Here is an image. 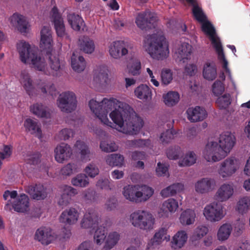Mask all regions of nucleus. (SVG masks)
Returning a JSON list of instances; mask_svg holds the SVG:
<instances>
[{"label": "nucleus", "instance_id": "f257e3e1", "mask_svg": "<svg viewBox=\"0 0 250 250\" xmlns=\"http://www.w3.org/2000/svg\"><path fill=\"white\" fill-rule=\"evenodd\" d=\"M92 112L104 124L129 135L137 134L143 126V120L137 115H131L132 109L116 99L104 98L101 102L94 99L89 102Z\"/></svg>", "mask_w": 250, "mask_h": 250}, {"label": "nucleus", "instance_id": "f03ea898", "mask_svg": "<svg viewBox=\"0 0 250 250\" xmlns=\"http://www.w3.org/2000/svg\"><path fill=\"white\" fill-rule=\"evenodd\" d=\"M17 50L21 61L24 63H29L32 68L43 72L46 75L56 77L61 75L63 63L57 57H49L51 69H48L47 63L40 55L38 47H31L28 43L21 42L17 44Z\"/></svg>", "mask_w": 250, "mask_h": 250}, {"label": "nucleus", "instance_id": "7ed1b4c3", "mask_svg": "<svg viewBox=\"0 0 250 250\" xmlns=\"http://www.w3.org/2000/svg\"><path fill=\"white\" fill-rule=\"evenodd\" d=\"M235 144V138L229 132L220 135L219 144L215 142L208 143L203 151L205 159L209 162H218L224 158Z\"/></svg>", "mask_w": 250, "mask_h": 250}, {"label": "nucleus", "instance_id": "20e7f679", "mask_svg": "<svg viewBox=\"0 0 250 250\" xmlns=\"http://www.w3.org/2000/svg\"><path fill=\"white\" fill-rule=\"evenodd\" d=\"M147 43V50L153 59L163 60L168 56V45L163 35L153 34L148 36Z\"/></svg>", "mask_w": 250, "mask_h": 250}, {"label": "nucleus", "instance_id": "39448f33", "mask_svg": "<svg viewBox=\"0 0 250 250\" xmlns=\"http://www.w3.org/2000/svg\"><path fill=\"white\" fill-rule=\"evenodd\" d=\"M130 221L134 227L146 231L153 229L155 223L152 214L143 210H138L132 213Z\"/></svg>", "mask_w": 250, "mask_h": 250}, {"label": "nucleus", "instance_id": "423d86ee", "mask_svg": "<svg viewBox=\"0 0 250 250\" xmlns=\"http://www.w3.org/2000/svg\"><path fill=\"white\" fill-rule=\"evenodd\" d=\"M57 104L61 111L71 113L77 107V101L75 93L71 91H65L60 94L57 100Z\"/></svg>", "mask_w": 250, "mask_h": 250}, {"label": "nucleus", "instance_id": "0eeeda50", "mask_svg": "<svg viewBox=\"0 0 250 250\" xmlns=\"http://www.w3.org/2000/svg\"><path fill=\"white\" fill-rule=\"evenodd\" d=\"M157 21L158 18L155 13L146 10L138 13L136 18L135 22L140 29L147 31L155 28Z\"/></svg>", "mask_w": 250, "mask_h": 250}, {"label": "nucleus", "instance_id": "6e6552de", "mask_svg": "<svg viewBox=\"0 0 250 250\" xmlns=\"http://www.w3.org/2000/svg\"><path fill=\"white\" fill-rule=\"evenodd\" d=\"M133 44L123 41L113 42L109 47L110 55L114 59H119L126 55L132 49Z\"/></svg>", "mask_w": 250, "mask_h": 250}, {"label": "nucleus", "instance_id": "1a4fd4ad", "mask_svg": "<svg viewBox=\"0 0 250 250\" xmlns=\"http://www.w3.org/2000/svg\"><path fill=\"white\" fill-rule=\"evenodd\" d=\"M203 214L206 218L211 222L219 221L224 216L222 206L215 203L207 205L204 209Z\"/></svg>", "mask_w": 250, "mask_h": 250}, {"label": "nucleus", "instance_id": "9d476101", "mask_svg": "<svg viewBox=\"0 0 250 250\" xmlns=\"http://www.w3.org/2000/svg\"><path fill=\"white\" fill-rule=\"evenodd\" d=\"M25 191L37 200H44L47 196V188L41 184H32L25 187Z\"/></svg>", "mask_w": 250, "mask_h": 250}, {"label": "nucleus", "instance_id": "9b49d317", "mask_svg": "<svg viewBox=\"0 0 250 250\" xmlns=\"http://www.w3.org/2000/svg\"><path fill=\"white\" fill-rule=\"evenodd\" d=\"M100 219L98 213L95 209H89L82 220L81 227L84 229H95L98 226Z\"/></svg>", "mask_w": 250, "mask_h": 250}, {"label": "nucleus", "instance_id": "f8f14e48", "mask_svg": "<svg viewBox=\"0 0 250 250\" xmlns=\"http://www.w3.org/2000/svg\"><path fill=\"white\" fill-rule=\"evenodd\" d=\"M201 28L202 31L208 36L214 48L222 44L219 38L216 35L215 29L210 22L208 20L203 22Z\"/></svg>", "mask_w": 250, "mask_h": 250}, {"label": "nucleus", "instance_id": "ddd939ff", "mask_svg": "<svg viewBox=\"0 0 250 250\" xmlns=\"http://www.w3.org/2000/svg\"><path fill=\"white\" fill-rule=\"evenodd\" d=\"M55 158L59 163H63L70 158L72 154V149L69 145L62 143L55 149Z\"/></svg>", "mask_w": 250, "mask_h": 250}, {"label": "nucleus", "instance_id": "4468645a", "mask_svg": "<svg viewBox=\"0 0 250 250\" xmlns=\"http://www.w3.org/2000/svg\"><path fill=\"white\" fill-rule=\"evenodd\" d=\"M52 42L51 28L49 26H44L41 31V45L43 49L46 50L47 54L52 51Z\"/></svg>", "mask_w": 250, "mask_h": 250}, {"label": "nucleus", "instance_id": "2eb2a0df", "mask_svg": "<svg viewBox=\"0 0 250 250\" xmlns=\"http://www.w3.org/2000/svg\"><path fill=\"white\" fill-rule=\"evenodd\" d=\"M35 239L42 244L47 245L55 239L52 230L50 228L42 227L38 229L35 235Z\"/></svg>", "mask_w": 250, "mask_h": 250}, {"label": "nucleus", "instance_id": "dca6fc26", "mask_svg": "<svg viewBox=\"0 0 250 250\" xmlns=\"http://www.w3.org/2000/svg\"><path fill=\"white\" fill-rule=\"evenodd\" d=\"M236 171L234 158L226 159L221 165L218 173L223 178L231 176Z\"/></svg>", "mask_w": 250, "mask_h": 250}, {"label": "nucleus", "instance_id": "f3484780", "mask_svg": "<svg viewBox=\"0 0 250 250\" xmlns=\"http://www.w3.org/2000/svg\"><path fill=\"white\" fill-rule=\"evenodd\" d=\"M188 119L191 122H197L203 121L207 116L206 110L199 106L189 107L187 110Z\"/></svg>", "mask_w": 250, "mask_h": 250}, {"label": "nucleus", "instance_id": "a211bd4d", "mask_svg": "<svg viewBox=\"0 0 250 250\" xmlns=\"http://www.w3.org/2000/svg\"><path fill=\"white\" fill-rule=\"evenodd\" d=\"M140 187L138 185H128L124 188L123 195L130 201L136 203H140L139 200L142 195L140 193Z\"/></svg>", "mask_w": 250, "mask_h": 250}, {"label": "nucleus", "instance_id": "6ab92c4d", "mask_svg": "<svg viewBox=\"0 0 250 250\" xmlns=\"http://www.w3.org/2000/svg\"><path fill=\"white\" fill-rule=\"evenodd\" d=\"M79 216V213L77 210L71 208L62 211L60 217V221L66 225L74 224L77 221Z\"/></svg>", "mask_w": 250, "mask_h": 250}, {"label": "nucleus", "instance_id": "aec40b11", "mask_svg": "<svg viewBox=\"0 0 250 250\" xmlns=\"http://www.w3.org/2000/svg\"><path fill=\"white\" fill-rule=\"evenodd\" d=\"M192 46L188 42H181L178 45L175 53L178 60L184 62L185 60L190 59L192 53Z\"/></svg>", "mask_w": 250, "mask_h": 250}, {"label": "nucleus", "instance_id": "412c9836", "mask_svg": "<svg viewBox=\"0 0 250 250\" xmlns=\"http://www.w3.org/2000/svg\"><path fill=\"white\" fill-rule=\"evenodd\" d=\"M21 84L27 94L31 97L37 96L39 93V88L33 84V81L28 73H22Z\"/></svg>", "mask_w": 250, "mask_h": 250}, {"label": "nucleus", "instance_id": "4be33fe9", "mask_svg": "<svg viewBox=\"0 0 250 250\" xmlns=\"http://www.w3.org/2000/svg\"><path fill=\"white\" fill-rule=\"evenodd\" d=\"M77 193L76 189L71 186H65L63 193L58 201L59 205L62 208L66 207L70 203L71 197L76 195Z\"/></svg>", "mask_w": 250, "mask_h": 250}, {"label": "nucleus", "instance_id": "5701e85b", "mask_svg": "<svg viewBox=\"0 0 250 250\" xmlns=\"http://www.w3.org/2000/svg\"><path fill=\"white\" fill-rule=\"evenodd\" d=\"M215 184V181L211 178H204L198 181L195 184L197 192L204 193L208 192Z\"/></svg>", "mask_w": 250, "mask_h": 250}, {"label": "nucleus", "instance_id": "b1692460", "mask_svg": "<svg viewBox=\"0 0 250 250\" xmlns=\"http://www.w3.org/2000/svg\"><path fill=\"white\" fill-rule=\"evenodd\" d=\"M203 76L208 81H213L216 78L217 68L214 62H206L203 67Z\"/></svg>", "mask_w": 250, "mask_h": 250}, {"label": "nucleus", "instance_id": "393cba45", "mask_svg": "<svg viewBox=\"0 0 250 250\" xmlns=\"http://www.w3.org/2000/svg\"><path fill=\"white\" fill-rule=\"evenodd\" d=\"M233 193V188L231 185L224 184L218 189L216 196L218 199L223 202L229 199Z\"/></svg>", "mask_w": 250, "mask_h": 250}, {"label": "nucleus", "instance_id": "a878e982", "mask_svg": "<svg viewBox=\"0 0 250 250\" xmlns=\"http://www.w3.org/2000/svg\"><path fill=\"white\" fill-rule=\"evenodd\" d=\"M67 19L71 28L75 31H80L81 28L83 31L84 22L83 18L78 14L70 13L67 15Z\"/></svg>", "mask_w": 250, "mask_h": 250}, {"label": "nucleus", "instance_id": "bb28decb", "mask_svg": "<svg viewBox=\"0 0 250 250\" xmlns=\"http://www.w3.org/2000/svg\"><path fill=\"white\" fill-rule=\"evenodd\" d=\"M188 239V235L185 230L178 231L173 237L171 246L174 249H180L184 246Z\"/></svg>", "mask_w": 250, "mask_h": 250}, {"label": "nucleus", "instance_id": "cd10ccee", "mask_svg": "<svg viewBox=\"0 0 250 250\" xmlns=\"http://www.w3.org/2000/svg\"><path fill=\"white\" fill-rule=\"evenodd\" d=\"M31 112L39 118H48L50 113L46 106L42 103H37L30 106Z\"/></svg>", "mask_w": 250, "mask_h": 250}, {"label": "nucleus", "instance_id": "c85d7f7f", "mask_svg": "<svg viewBox=\"0 0 250 250\" xmlns=\"http://www.w3.org/2000/svg\"><path fill=\"white\" fill-rule=\"evenodd\" d=\"M75 146L80 154L82 161L87 162L90 160L92 154L88 146L83 142L77 141Z\"/></svg>", "mask_w": 250, "mask_h": 250}, {"label": "nucleus", "instance_id": "c756f323", "mask_svg": "<svg viewBox=\"0 0 250 250\" xmlns=\"http://www.w3.org/2000/svg\"><path fill=\"white\" fill-rule=\"evenodd\" d=\"M37 86L44 95L48 94L52 97H56L57 95V90L53 83H47L44 81L40 80L37 83Z\"/></svg>", "mask_w": 250, "mask_h": 250}, {"label": "nucleus", "instance_id": "7c9ffc66", "mask_svg": "<svg viewBox=\"0 0 250 250\" xmlns=\"http://www.w3.org/2000/svg\"><path fill=\"white\" fill-rule=\"evenodd\" d=\"M13 209L19 212H24L29 208V198L25 194H21L13 204Z\"/></svg>", "mask_w": 250, "mask_h": 250}, {"label": "nucleus", "instance_id": "2f4dec72", "mask_svg": "<svg viewBox=\"0 0 250 250\" xmlns=\"http://www.w3.org/2000/svg\"><path fill=\"white\" fill-rule=\"evenodd\" d=\"M108 80V69L105 66H101L97 70H95L93 81L96 83L104 84Z\"/></svg>", "mask_w": 250, "mask_h": 250}, {"label": "nucleus", "instance_id": "473e14b6", "mask_svg": "<svg viewBox=\"0 0 250 250\" xmlns=\"http://www.w3.org/2000/svg\"><path fill=\"white\" fill-rule=\"evenodd\" d=\"M26 130L32 134H35L39 138L42 137V130L37 122L30 118L25 120L24 123Z\"/></svg>", "mask_w": 250, "mask_h": 250}, {"label": "nucleus", "instance_id": "72a5a7b5", "mask_svg": "<svg viewBox=\"0 0 250 250\" xmlns=\"http://www.w3.org/2000/svg\"><path fill=\"white\" fill-rule=\"evenodd\" d=\"M184 188V186L183 184L175 183L162 189L160 193L162 197H167L174 195L177 192L183 190Z\"/></svg>", "mask_w": 250, "mask_h": 250}, {"label": "nucleus", "instance_id": "f704fd0d", "mask_svg": "<svg viewBox=\"0 0 250 250\" xmlns=\"http://www.w3.org/2000/svg\"><path fill=\"white\" fill-rule=\"evenodd\" d=\"M11 20L17 23V28L21 33H26L28 22L26 18L19 14H14L12 17Z\"/></svg>", "mask_w": 250, "mask_h": 250}, {"label": "nucleus", "instance_id": "c9c22d12", "mask_svg": "<svg viewBox=\"0 0 250 250\" xmlns=\"http://www.w3.org/2000/svg\"><path fill=\"white\" fill-rule=\"evenodd\" d=\"M86 65L84 59L82 56H77L73 53L71 57V66L76 72H81L84 70Z\"/></svg>", "mask_w": 250, "mask_h": 250}, {"label": "nucleus", "instance_id": "e433bc0d", "mask_svg": "<svg viewBox=\"0 0 250 250\" xmlns=\"http://www.w3.org/2000/svg\"><path fill=\"white\" fill-rule=\"evenodd\" d=\"M135 95L141 100H147L151 97V90L146 84H142L134 91Z\"/></svg>", "mask_w": 250, "mask_h": 250}, {"label": "nucleus", "instance_id": "4c0bfd02", "mask_svg": "<svg viewBox=\"0 0 250 250\" xmlns=\"http://www.w3.org/2000/svg\"><path fill=\"white\" fill-rule=\"evenodd\" d=\"M167 229L162 227L160 228L154 234L151 240L152 246L160 245L164 240L167 239Z\"/></svg>", "mask_w": 250, "mask_h": 250}, {"label": "nucleus", "instance_id": "58836bf2", "mask_svg": "<svg viewBox=\"0 0 250 250\" xmlns=\"http://www.w3.org/2000/svg\"><path fill=\"white\" fill-rule=\"evenodd\" d=\"M195 213L194 210L188 209L183 211L180 217V221L183 225H189L195 221Z\"/></svg>", "mask_w": 250, "mask_h": 250}, {"label": "nucleus", "instance_id": "ea45409f", "mask_svg": "<svg viewBox=\"0 0 250 250\" xmlns=\"http://www.w3.org/2000/svg\"><path fill=\"white\" fill-rule=\"evenodd\" d=\"M80 47L81 50L86 53H92L95 48V45L93 42L87 37H83L81 40H80Z\"/></svg>", "mask_w": 250, "mask_h": 250}, {"label": "nucleus", "instance_id": "a19ab883", "mask_svg": "<svg viewBox=\"0 0 250 250\" xmlns=\"http://www.w3.org/2000/svg\"><path fill=\"white\" fill-rule=\"evenodd\" d=\"M250 208V196H245L239 199L237 203L236 210L239 213L244 214Z\"/></svg>", "mask_w": 250, "mask_h": 250}, {"label": "nucleus", "instance_id": "79ce46f5", "mask_svg": "<svg viewBox=\"0 0 250 250\" xmlns=\"http://www.w3.org/2000/svg\"><path fill=\"white\" fill-rule=\"evenodd\" d=\"M232 228L230 224H224L219 228L218 233V239L220 241H225L228 239L230 235Z\"/></svg>", "mask_w": 250, "mask_h": 250}, {"label": "nucleus", "instance_id": "37998d69", "mask_svg": "<svg viewBox=\"0 0 250 250\" xmlns=\"http://www.w3.org/2000/svg\"><path fill=\"white\" fill-rule=\"evenodd\" d=\"M124 161V157L118 154H110L106 159V163L112 167H121L123 165Z\"/></svg>", "mask_w": 250, "mask_h": 250}, {"label": "nucleus", "instance_id": "c03bdc74", "mask_svg": "<svg viewBox=\"0 0 250 250\" xmlns=\"http://www.w3.org/2000/svg\"><path fill=\"white\" fill-rule=\"evenodd\" d=\"M107 234V229L102 226L98 227L95 231L94 240L97 245H101L105 240Z\"/></svg>", "mask_w": 250, "mask_h": 250}, {"label": "nucleus", "instance_id": "a18cd8bd", "mask_svg": "<svg viewBox=\"0 0 250 250\" xmlns=\"http://www.w3.org/2000/svg\"><path fill=\"white\" fill-rule=\"evenodd\" d=\"M163 98L165 104L168 106L175 105L179 101V95L177 92L169 91Z\"/></svg>", "mask_w": 250, "mask_h": 250}, {"label": "nucleus", "instance_id": "49530a36", "mask_svg": "<svg viewBox=\"0 0 250 250\" xmlns=\"http://www.w3.org/2000/svg\"><path fill=\"white\" fill-rule=\"evenodd\" d=\"M120 235L117 232H110L106 240L104 248L107 250L112 249L118 242Z\"/></svg>", "mask_w": 250, "mask_h": 250}, {"label": "nucleus", "instance_id": "de8ad7c7", "mask_svg": "<svg viewBox=\"0 0 250 250\" xmlns=\"http://www.w3.org/2000/svg\"><path fill=\"white\" fill-rule=\"evenodd\" d=\"M71 183L74 186L85 187L89 184V180L85 174H79L72 179Z\"/></svg>", "mask_w": 250, "mask_h": 250}, {"label": "nucleus", "instance_id": "09e8293b", "mask_svg": "<svg viewBox=\"0 0 250 250\" xmlns=\"http://www.w3.org/2000/svg\"><path fill=\"white\" fill-rule=\"evenodd\" d=\"M214 48L218 54L219 60L222 63L223 68L225 70L227 73L230 74V70L228 66V62L225 58L222 44L216 46Z\"/></svg>", "mask_w": 250, "mask_h": 250}, {"label": "nucleus", "instance_id": "8fccbe9b", "mask_svg": "<svg viewBox=\"0 0 250 250\" xmlns=\"http://www.w3.org/2000/svg\"><path fill=\"white\" fill-rule=\"evenodd\" d=\"M178 207V202L173 198H169L167 199L165 201L162 205V208L164 211H169L170 212H174L176 211Z\"/></svg>", "mask_w": 250, "mask_h": 250}, {"label": "nucleus", "instance_id": "3c124183", "mask_svg": "<svg viewBox=\"0 0 250 250\" xmlns=\"http://www.w3.org/2000/svg\"><path fill=\"white\" fill-rule=\"evenodd\" d=\"M192 11L194 18L198 22L202 23L207 20V16L203 11L202 8L198 5L193 4Z\"/></svg>", "mask_w": 250, "mask_h": 250}, {"label": "nucleus", "instance_id": "603ef678", "mask_svg": "<svg viewBox=\"0 0 250 250\" xmlns=\"http://www.w3.org/2000/svg\"><path fill=\"white\" fill-rule=\"evenodd\" d=\"M141 190H140V193L142 195L139 198L140 200V203L142 202H145L147 201L154 193V190L152 188L147 186L146 185H143L140 187Z\"/></svg>", "mask_w": 250, "mask_h": 250}, {"label": "nucleus", "instance_id": "864d4df0", "mask_svg": "<svg viewBox=\"0 0 250 250\" xmlns=\"http://www.w3.org/2000/svg\"><path fill=\"white\" fill-rule=\"evenodd\" d=\"M167 158L171 160L178 159L183 155L181 148L179 146H174L169 147L167 151Z\"/></svg>", "mask_w": 250, "mask_h": 250}, {"label": "nucleus", "instance_id": "5fc2aeb1", "mask_svg": "<svg viewBox=\"0 0 250 250\" xmlns=\"http://www.w3.org/2000/svg\"><path fill=\"white\" fill-rule=\"evenodd\" d=\"M196 157L193 151H190L186 154L184 158L179 162L180 166H190L195 163Z\"/></svg>", "mask_w": 250, "mask_h": 250}, {"label": "nucleus", "instance_id": "6e6d98bb", "mask_svg": "<svg viewBox=\"0 0 250 250\" xmlns=\"http://www.w3.org/2000/svg\"><path fill=\"white\" fill-rule=\"evenodd\" d=\"M79 168L75 163H69L62 168L61 172L63 175L69 176L74 172H78Z\"/></svg>", "mask_w": 250, "mask_h": 250}, {"label": "nucleus", "instance_id": "4d7b16f0", "mask_svg": "<svg viewBox=\"0 0 250 250\" xmlns=\"http://www.w3.org/2000/svg\"><path fill=\"white\" fill-rule=\"evenodd\" d=\"M216 103L219 108H227L231 103L229 94H225L222 96L218 97Z\"/></svg>", "mask_w": 250, "mask_h": 250}, {"label": "nucleus", "instance_id": "13d9d810", "mask_svg": "<svg viewBox=\"0 0 250 250\" xmlns=\"http://www.w3.org/2000/svg\"><path fill=\"white\" fill-rule=\"evenodd\" d=\"M162 83L165 85H167L170 83L173 79V75L169 69H164L161 71Z\"/></svg>", "mask_w": 250, "mask_h": 250}, {"label": "nucleus", "instance_id": "bf43d9fd", "mask_svg": "<svg viewBox=\"0 0 250 250\" xmlns=\"http://www.w3.org/2000/svg\"><path fill=\"white\" fill-rule=\"evenodd\" d=\"M102 151L106 152L115 151L118 149V146L114 142L107 143L106 141H102L100 145Z\"/></svg>", "mask_w": 250, "mask_h": 250}, {"label": "nucleus", "instance_id": "052dcab7", "mask_svg": "<svg viewBox=\"0 0 250 250\" xmlns=\"http://www.w3.org/2000/svg\"><path fill=\"white\" fill-rule=\"evenodd\" d=\"M141 63L139 60H134L129 68V72L133 76L139 75L141 73Z\"/></svg>", "mask_w": 250, "mask_h": 250}, {"label": "nucleus", "instance_id": "680f3d73", "mask_svg": "<svg viewBox=\"0 0 250 250\" xmlns=\"http://www.w3.org/2000/svg\"><path fill=\"white\" fill-rule=\"evenodd\" d=\"M53 22L58 36L60 37H63L65 35V27L63 20H56Z\"/></svg>", "mask_w": 250, "mask_h": 250}, {"label": "nucleus", "instance_id": "e2e57ef3", "mask_svg": "<svg viewBox=\"0 0 250 250\" xmlns=\"http://www.w3.org/2000/svg\"><path fill=\"white\" fill-rule=\"evenodd\" d=\"M225 90L223 83L219 81H216L212 86V91L214 95L216 96L221 95Z\"/></svg>", "mask_w": 250, "mask_h": 250}, {"label": "nucleus", "instance_id": "0e129e2a", "mask_svg": "<svg viewBox=\"0 0 250 250\" xmlns=\"http://www.w3.org/2000/svg\"><path fill=\"white\" fill-rule=\"evenodd\" d=\"M84 171L88 176L94 178L99 174V170L97 166L94 164H90L84 169Z\"/></svg>", "mask_w": 250, "mask_h": 250}, {"label": "nucleus", "instance_id": "69168bd1", "mask_svg": "<svg viewBox=\"0 0 250 250\" xmlns=\"http://www.w3.org/2000/svg\"><path fill=\"white\" fill-rule=\"evenodd\" d=\"M174 135V131L167 129L166 131L161 134L160 140L163 144H167L173 139Z\"/></svg>", "mask_w": 250, "mask_h": 250}, {"label": "nucleus", "instance_id": "338daca9", "mask_svg": "<svg viewBox=\"0 0 250 250\" xmlns=\"http://www.w3.org/2000/svg\"><path fill=\"white\" fill-rule=\"evenodd\" d=\"M208 231L207 227L203 226H199L194 230L192 236L195 240L199 239L205 235Z\"/></svg>", "mask_w": 250, "mask_h": 250}, {"label": "nucleus", "instance_id": "774afa93", "mask_svg": "<svg viewBox=\"0 0 250 250\" xmlns=\"http://www.w3.org/2000/svg\"><path fill=\"white\" fill-rule=\"evenodd\" d=\"M41 155L39 152H36L28 154L26 158V162L27 164L36 165L40 161Z\"/></svg>", "mask_w": 250, "mask_h": 250}]
</instances>
